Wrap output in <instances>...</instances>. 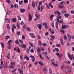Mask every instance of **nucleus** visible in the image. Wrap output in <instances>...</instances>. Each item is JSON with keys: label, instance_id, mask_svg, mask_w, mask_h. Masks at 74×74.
<instances>
[{"label": "nucleus", "instance_id": "1a4fd4ad", "mask_svg": "<svg viewBox=\"0 0 74 74\" xmlns=\"http://www.w3.org/2000/svg\"><path fill=\"white\" fill-rule=\"evenodd\" d=\"M38 27V28L39 27V29H41L42 28V25L41 24H38L37 25Z\"/></svg>", "mask_w": 74, "mask_h": 74}, {"label": "nucleus", "instance_id": "3c124183", "mask_svg": "<svg viewBox=\"0 0 74 74\" xmlns=\"http://www.w3.org/2000/svg\"><path fill=\"white\" fill-rule=\"evenodd\" d=\"M22 40H25V37L24 36H22Z\"/></svg>", "mask_w": 74, "mask_h": 74}, {"label": "nucleus", "instance_id": "c9c22d12", "mask_svg": "<svg viewBox=\"0 0 74 74\" xmlns=\"http://www.w3.org/2000/svg\"><path fill=\"white\" fill-rule=\"evenodd\" d=\"M15 43H16L17 44H19V42H18V40H16Z\"/></svg>", "mask_w": 74, "mask_h": 74}, {"label": "nucleus", "instance_id": "de8ad7c7", "mask_svg": "<svg viewBox=\"0 0 74 74\" xmlns=\"http://www.w3.org/2000/svg\"><path fill=\"white\" fill-rule=\"evenodd\" d=\"M53 64L54 66H56V67H58V64H55V63H54Z\"/></svg>", "mask_w": 74, "mask_h": 74}, {"label": "nucleus", "instance_id": "69168bd1", "mask_svg": "<svg viewBox=\"0 0 74 74\" xmlns=\"http://www.w3.org/2000/svg\"><path fill=\"white\" fill-rule=\"evenodd\" d=\"M3 61H1V66H3Z\"/></svg>", "mask_w": 74, "mask_h": 74}, {"label": "nucleus", "instance_id": "a18cd8bd", "mask_svg": "<svg viewBox=\"0 0 74 74\" xmlns=\"http://www.w3.org/2000/svg\"><path fill=\"white\" fill-rule=\"evenodd\" d=\"M32 61L33 62H34V61H35V58H34V57H33V58H32Z\"/></svg>", "mask_w": 74, "mask_h": 74}, {"label": "nucleus", "instance_id": "f257e3e1", "mask_svg": "<svg viewBox=\"0 0 74 74\" xmlns=\"http://www.w3.org/2000/svg\"><path fill=\"white\" fill-rule=\"evenodd\" d=\"M68 57L70 60H72V59H73V56H74V55H73V54L71 56V55H70V53H68Z\"/></svg>", "mask_w": 74, "mask_h": 74}, {"label": "nucleus", "instance_id": "4c0bfd02", "mask_svg": "<svg viewBox=\"0 0 74 74\" xmlns=\"http://www.w3.org/2000/svg\"><path fill=\"white\" fill-rule=\"evenodd\" d=\"M29 44L31 47H34V45H33V43H29Z\"/></svg>", "mask_w": 74, "mask_h": 74}, {"label": "nucleus", "instance_id": "473e14b6", "mask_svg": "<svg viewBox=\"0 0 74 74\" xmlns=\"http://www.w3.org/2000/svg\"><path fill=\"white\" fill-rule=\"evenodd\" d=\"M49 73L50 74H52V70H51V69H49Z\"/></svg>", "mask_w": 74, "mask_h": 74}, {"label": "nucleus", "instance_id": "a211bd4d", "mask_svg": "<svg viewBox=\"0 0 74 74\" xmlns=\"http://www.w3.org/2000/svg\"><path fill=\"white\" fill-rule=\"evenodd\" d=\"M58 23L57 21H56V27L57 29H58V28H59V27L58 26Z\"/></svg>", "mask_w": 74, "mask_h": 74}, {"label": "nucleus", "instance_id": "dca6fc26", "mask_svg": "<svg viewBox=\"0 0 74 74\" xmlns=\"http://www.w3.org/2000/svg\"><path fill=\"white\" fill-rule=\"evenodd\" d=\"M58 7L59 8H64V6H63V5H62L61 4L58 5Z\"/></svg>", "mask_w": 74, "mask_h": 74}, {"label": "nucleus", "instance_id": "4d7b16f0", "mask_svg": "<svg viewBox=\"0 0 74 74\" xmlns=\"http://www.w3.org/2000/svg\"><path fill=\"white\" fill-rule=\"evenodd\" d=\"M39 64H40V65H41V66H42L43 65V63L41 62H39Z\"/></svg>", "mask_w": 74, "mask_h": 74}, {"label": "nucleus", "instance_id": "393cba45", "mask_svg": "<svg viewBox=\"0 0 74 74\" xmlns=\"http://www.w3.org/2000/svg\"><path fill=\"white\" fill-rule=\"evenodd\" d=\"M7 20L8 21V23H11V21H10V19L8 18H6Z\"/></svg>", "mask_w": 74, "mask_h": 74}, {"label": "nucleus", "instance_id": "0e129e2a", "mask_svg": "<svg viewBox=\"0 0 74 74\" xmlns=\"http://www.w3.org/2000/svg\"><path fill=\"white\" fill-rule=\"evenodd\" d=\"M43 25H44V26H47V24L46 23H43Z\"/></svg>", "mask_w": 74, "mask_h": 74}, {"label": "nucleus", "instance_id": "7c9ffc66", "mask_svg": "<svg viewBox=\"0 0 74 74\" xmlns=\"http://www.w3.org/2000/svg\"><path fill=\"white\" fill-rule=\"evenodd\" d=\"M19 23H18L17 24V27L19 29V27L20 26V24H19Z\"/></svg>", "mask_w": 74, "mask_h": 74}, {"label": "nucleus", "instance_id": "ea45409f", "mask_svg": "<svg viewBox=\"0 0 74 74\" xmlns=\"http://www.w3.org/2000/svg\"><path fill=\"white\" fill-rule=\"evenodd\" d=\"M43 9H44V6H41V11H42V10H43Z\"/></svg>", "mask_w": 74, "mask_h": 74}, {"label": "nucleus", "instance_id": "c85d7f7f", "mask_svg": "<svg viewBox=\"0 0 74 74\" xmlns=\"http://www.w3.org/2000/svg\"><path fill=\"white\" fill-rule=\"evenodd\" d=\"M51 62H52V64H54V62H55V60H54V59H52L51 60Z\"/></svg>", "mask_w": 74, "mask_h": 74}, {"label": "nucleus", "instance_id": "a878e982", "mask_svg": "<svg viewBox=\"0 0 74 74\" xmlns=\"http://www.w3.org/2000/svg\"><path fill=\"white\" fill-rule=\"evenodd\" d=\"M12 21L13 22H16V18H14L13 19H12Z\"/></svg>", "mask_w": 74, "mask_h": 74}, {"label": "nucleus", "instance_id": "2f4dec72", "mask_svg": "<svg viewBox=\"0 0 74 74\" xmlns=\"http://www.w3.org/2000/svg\"><path fill=\"white\" fill-rule=\"evenodd\" d=\"M12 27L14 28V29H16V26H15V25L13 24L12 25Z\"/></svg>", "mask_w": 74, "mask_h": 74}, {"label": "nucleus", "instance_id": "4be33fe9", "mask_svg": "<svg viewBox=\"0 0 74 74\" xmlns=\"http://www.w3.org/2000/svg\"><path fill=\"white\" fill-rule=\"evenodd\" d=\"M51 4H52V2H51L49 4V5H50V7H51V8H53V6Z\"/></svg>", "mask_w": 74, "mask_h": 74}, {"label": "nucleus", "instance_id": "ddd939ff", "mask_svg": "<svg viewBox=\"0 0 74 74\" xmlns=\"http://www.w3.org/2000/svg\"><path fill=\"white\" fill-rule=\"evenodd\" d=\"M35 16L37 18H40V16L39 14H38L37 13H36L35 14Z\"/></svg>", "mask_w": 74, "mask_h": 74}, {"label": "nucleus", "instance_id": "5701e85b", "mask_svg": "<svg viewBox=\"0 0 74 74\" xmlns=\"http://www.w3.org/2000/svg\"><path fill=\"white\" fill-rule=\"evenodd\" d=\"M6 26L7 27V29H10V25H9V24H7L6 25Z\"/></svg>", "mask_w": 74, "mask_h": 74}, {"label": "nucleus", "instance_id": "39448f33", "mask_svg": "<svg viewBox=\"0 0 74 74\" xmlns=\"http://www.w3.org/2000/svg\"><path fill=\"white\" fill-rule=\"evenodd\" d=\"M60 40L61 44L62 45H64V42H63V39L62 38H60Z\"/></svg>", "mask_w": 74, "mask_h": 74}, {"label": "nucleus", "instance_id": "774afa93", "mask_svg": "<svg viewBox=\"0 0 74 74\" xmlns=\"http://www.w3.org/2000/svg\"><path fill=\"white\" fill-rule=\"evenodd\" d=\"M17 17L18 19V20H21V18L20 16H18Z\"/></svg>", "mask_w": 74, "mask_h": 74}, {"label": "nucleus", "instance_id": "7ed1b4c3", "mask_svg": "<svg viewBox=\"0 0 74 74\" xmlns=\"http://www.w3.org/2000/svg\"><path fill=\"white\" fill-rule=\"evenodd\" d=\"M66 70L65 71V73H67L69 72V68L68 66H66L65 68Z\"/></svg>", "mask_w": 74, "mask_h": 74}, {"label": "nucleus", "instance_id": "e433bc0d", "mask_svg": "<svg viewBox=\"0 0 74 74\" xmlns=\"http://www.w3.org/2000/svg\"><path fill=\"white\" fill-rule=\"evenodd\" d=\"M60 32L62 33H64V30H63L62 29H61L60 30Z\"/></svg>", "mask_w": 74, "mask_h": 74}, {"label": "nucleus", "instance_id": "423d86ee", "mask_svg": "<svg viewBox=\"0 0 74 74\" xmlns=\"http://www.w3.org/2000/svg\"><path fill=\"white\" fill-rule=\"evenodd\" d=\"M29 35L32 38H35V36H34V35L32 33H30L29 34Z\"/></svg>", "mask_w": 74, "mask_h": 74}, {"label": "nucleus", "instance_id": "bb28decb", "mask_svg": "<svg viewBox=\"0 0 74 74\" xmlns=\"http://www.w3.org/2000/svg\"><path fill=\"white\" fill-rule=\"evenodd\" d=\"M62 29H64L65 28H66V25H63L62 26Z\"/></svg>", "mask_w": 74, "mask_h": 74}, {"label": "nucleus", "instance_id": "f704fd0d", "mask_svg": "<svg viewBox=\"0 0 74 74\" xmlns=\"http://www.w3.org/2000/svg\"><path fill=\"white\" fill-rule=\"evenodd\" d=\"M57 14H58V15H61V14L60 13V12H59L58 11H57Z\"/></svg>", "mask_w": 74, "mask_h": 74}, {"label": "nucleus", "instance_id": "13d9d810", "mask_svg": "<svg viewBox=\"0 0 74 74\" xmlns=\"http://www.w3.org/2000/svg\"><path fill=\"white\" fill-rule=\"evenodd\" d=\"M47 44L46 43H43V44L42 45L43 47H45V46H47Z\"/></svg>", "mask_w": 74, "mask_h": 74}, {"label": "nucleus", "instance_id": "0eeeda50", "mask_svg": "<svg viewBox=\"0 0 74 74\" xmlns=\"http://www.w3.org/2000/svg\"><path fill=\"white\" fill-rule=\"evenodd\" d=\"M11 68H12V69H14V65H15V63L14 62H11Z\"/></svg>", "mask_w": 74, "mask_h": 74}, {"label": "nucleus", "instance_id": "338daca9", "mask_svg": "<svg viewBox=\"0 0 74 74\" xmlns=\"http://www.w3.org/2000/svg\"><path fill=\"white\" fill-rule=\"evenodd\" d=\"M64 66V64H63L62 66L61 67V69H63V67Z\"/></svg>", "mask_w": 74, "mask_h": 74}, {"label": "nucleus", "instance_id": "9b49d317", "mask_svg": "<svg viewBox=\"0 0 74 74\" xmlns=\"http://www.w3.org/2000/svg\"><path fill=\"white\" fill-rule=\"evenodd\" d=\"M62 18V16L58 15L57 16V21L58 22H59V19H61Z\"/></svg>", "mask_w": 74, "mask_h": 74}, {"label": "nucleus", "instance_id": "5fc2aeb1", "mask_svg": "<svg viewBox=\"0 0 74 74\" xmlns=\"http://www.w3.org/2000/svg\"><path fill=\"white\" fill-rule=\"evenodd\" d=\"M62 14H64V13H66V10H64L62 11Z\"/></svg>", "mask_w": 74, "mask_h": 74}, {"label": "nucleus", "instance_id": "49530a36", "mask_svg": "<svg viewBox=\"0 0 74 74\" xmlns=\"http://www.w3.org/2000/svg\"><path fill=\"white\" fill-rule=\"evenodd\" d=\"M1 44L2 47L3 48H4V44H3V43L1 42Z\"/></svg>", "mask_w": 74, "mask_h": 74}, {"label": "nucleus", "instance_id": "c756f323", "mask_svg": "<svg viewBox=\"0 0 74 74\" xmlns=\"http://www.w3.org/2000/svg\"><path fill=\"white\" fill-rule=\"evenodd\" d=\"M19 41L20 43H21V44H23V40H19Z\"/></svg>", "mask_w": 74, "mask_h": 74}, {"label": "nucleus", "instance_id": "58836bf2", "mask_svg": "<svg viewBox=\"0 0 74 74\" xmlns=\"http://www.w3.org/2000/svg\"><path fill=\"white\" fill-rule=\"evenodd\" d=\"M38 45H42V43H41V41L39 40V41Z\"/></svg>", "mask_w": 74, "mask_h": 74}, {"label": "nucleus", "instance_id": "052dcab7", "mask_svg": "<svg viewBox=\"0 0 74 74\" xmlns=\"http://www.w3.org/2000/svg\"><path fill=\"white\" fill-rule=\"evenodd\" d=\"M27 30H28V32H30V28L29 27H27Z\"/></svg>", "mask_w": 74, "mask_h": 74}, {"label": "nucleus", "instance_id": "6e6d98bb", "mask_svg": "<svg viewBox=\"0 0 74 74\" xmlns=\"http://www.w3.org/2000/svg\"><path fill=\"white\" fill-rule=\"evenodd\" d=\"M16 34L17 36H19V35H20V32H17Z\"/></svg>", "mask_w": 74, "mask_h": 74}, {"label": "nucleus", "instance_id": "6e6552de", "mask_svg": "<svg viewBox=\"0 0 74 74\" xmlns=\"http://www.w3.org/2000/svg\"><path fill=\"white\" fill-rule=\"evenodd\" d=\"M37 49V51L38 52V54L39 53H40V48L38 47H37L36 48Z\"/></svg>", "mask_w": 74, "mask_h": 74}, {"label": "nucleus", "instance_id": "bf43d9fd", "mask_svg": "<svg viewBox=\"0 0 74 74\" xmlns=\"http://www.w3.org/2000/svg\"><path fill=\"white\" fill-rule=\"evenodd\" d=\"M64 38L65 40H67V36H64Z\"/></svg>", "mask_w": 74, "mask_h": 74}, {"label": "nucleus", "instance_id": "603ef678", "mask_svg": "<svg viewBox=\"0 0 74 74\" xmlns=\"http://www.w3.org/2000/svg\"><path fill=\"white\" fill-rule=\"evenodd\" d=\"M25 59L27 60H29V57L27 56L25 57Z\"/></svg>", "mask_w": 74, "mask_h": 74}, {"label": "nucleus", "instance_id": "4468645a", "mask_svg": "<svg viewBox=\"0 0 74 74\" xmlns=\"http://www.w3.org/2000/svg\"><path fill=\"white\" fill-rule=\"evenodd\" d=\"M21 47L23 48H25L26 47V45L24 44H22L21 45Z\"/></svg>", "mask_w": 74, "mask_h": 74}, {"label": "nucleus", "instance_id": "864d4df0", "mask_svg": "<svg viewBox=\"0 0 74 74\" xmlns=\"http://www.w3.org/2000/svg\"><path fill=\"white\" fill-rule=\"evenodd\" d=\"M11 41H12L11 40H10L8 42V45H10V44L9 43H10V42H11Z\"/></svg>", "mask_w": 74, "mask_h": 74}, {"label": "nucleus", "instance_id": "f8f14e48", "mask_svg": "<svg viewBox=\"0 0 74 74\" xmlns=\"http://www.w3.org/2000/svg\"><path fill=\"white\" fill-rule=\"evenodd\" d=\"M28 16H29V21H31L32 19V16H31V15L30 14H29L28 15Z\"/></svg>", "mask_w": 74, "mask_h": 74}, {"label": "nucleus", "instance_id": "6ab92c4d", "mask_svg": "<svg viewBox=\"0 0 74 74\" xmlns=\"http://www.w3.org/2000/svg\"><path fill=\"white\" fill-rule=\"evenodd\" d=\"M7 57L8 59H10V53H8L7 55Z\"/></svg>", "mask_w": 74, "mask_h": 74}, {"label": "nucleus", "instance_id": "f3484780", "mask_svg": "<svg viewBox=\"0 0 74 74\" xmlns=\"http://www.w3.org/2000/svg\"><path fill=\"white\" fill-rule=\"evenodd\" d=\"M18 70H20L19 73L20 74H23V71L20 68H18Z\"/></svg>", "mask_w": 74, "mask_h": 74}, {"label": "nucleus", "instance_id": "aec40b11", "mask_svg": "<svg viewBox=\"0 0 74 74\" xmlns=\"http://www.w3.org/2000/svg\"><path fill=\"white\" fill-rule=\"evenodd\" d=\"M32 5L33 8H35V3H34V1L33 2Z\"/></svg>", "mask_w": 74, "mask_h": 74}, {"label": "nucleus", "instance_id": "f03ea898", "mask_svg": "<svg viewBox=\"0 0 74 74\" xmlns=\"http://www.w3.org/2000/svg\"><path fill=\"white\" fill-rule=\"evenodd\" d=\"M7 62H5L3 64V67L5 69H7Z\"/></svg>", "mask_w": 74, "mask_h": 74}, {"label": "nucleus", "instance_id": "b1692460", "mask_svg": "<svg viewBox=\"0 0 74 74\" xmlns=\"http://www.w3.org/2000/svg\"><path fill=\"white\" fill-rule=\"evenodd\" d=\"M20 10V11L21 12H25V10L24 9H21Z\"/></svg>", "mask_w": 74, "mask_h": 74}, {"label": "nucleus", "instance_id": "412c9836", "mask_svg": "<svg viewBox=\"0 0 74 74\" xmlns=\"http://www.w3.org/2000/svg\"><path fill=\"white\" fill-rule=\"evenodd\" d=\"M43 72L44 73H47V68H44L43 69Z\"/></svg>", "mask_w": 74, "mask_h": 74}, {"label": "nucleus", "instance_id": "72a5a7b5", "mask_svg": "<svg viewBox=\"0 0 74 74\" xmlns=\"http://www.w3.org/2000/svg\"><path fill=\"white\" fill-rule=\"evenodd\" d=\"M41 59H44V58L42 57V56H41V54L39 55Z\"/></svg>", "mask_w": 74, "mask_h": 74}, {"label": "nucleus", "instance_id": "9d476101", "mask_svg": "<svg viewBox=\"0 0 74 74\" xmlns=\"http://www.w3.org/2000/svg\"><path fill=\"white\" fill-rule=\"evenodd\" d=\"M68 37V39L69 41H70L71 40V36L69 34L67 35Z\"/></svg>", "mask_w": 74, "mask_h": 74}, {"label": "nucleus", "instance_id": "c03bdc74", "mask_svg": "<svg viewBox=\"0 0 74 74\" xmlns=\"http://www.w3.org/2000/svg\"><path fill=\"white\" fill-rule=\"evenodd\" d=\"M59 22L60 23H63V20L61 19L59 21Z\"/></svg>", "mask_w": 74, "mask_h": 74}, {"label": "nucleus", "instance_id": "09e8293b", "mask_svg": "<svg viewBox=\"0 0 74 74\" xmlns=\"http://www.w3.org/2000/svg\"><path fill=\"white\" fill-rule=\"evenodd\" d=\"M50 37L52 38V39H55V36H50Z\"/></svg>", "mask_w": 74, "mask_h": 74}, {"label": "nucleus", "instance_id": "e2e57ef3", "mask_svg": "<svg viewBox=\"0 0 74 74\" xmlns=\"http://www.w3.org/2000/svg\"><path fill=\"white\" fill-rule=\"evenodd\" d=\"M55 50L57 52H58V51H59V49L58 48H56L55 49Z\"/></svg>", "mask_w": 74, "mask_h": 74}, {"label": "nucleus", "instance_id": "a19ab883", "mask_svg": "<svg viewBox=\"0 0 74 74\" xmlns=\"http://www.w3.org/2000/svg\"><path fill=\"white\" fill-rule=\"evenodd\" d=\"M64 16H65V17H68L69 16V14H65L64 15Z\"/></svg>", "mask_w": 74, "mask_h": 74}, {"label": "nucleus", "instance_id": "20e7f679", "mask_svg": "<svg viewBox=\"0 0 74 74\" xmlns=\"http://www.w3.org/2000/svg\"><path fill=\"white\" fill-rule=\"evenodd\" d=\"M14 50L15 51H16V52L17 51V50H18V52H20V50H19V49L18 47L14 48Z\"/></svg>", "mask_w": 74, "mask_h": 74}, {"label": "nucleus", "instance_id": "2eb2a0df", "mask_svg": "<svg viewBox=\"0 0 74 74\" xmlns=\"http://www.w3.org/2000/svg\"><path fill=\"white\" fill-rule=\"evenodd\" d=\"M49 31L51 33H52V34H53L55 33V31L53 30L50 29Z\"/></svg>", "mask_w": 74, "mask_h": 74}, {"label": "nucleus", "instance_id": "8fccbe9b", "mask_svg": "<svg viewBox=\"0 0 74 74\" xmlns=\"http://www.w3.org/2000/svg\"><path fill=\"white\" fill-rule=\"evenodd\" d=\"M40 9H41V7H40V6H38V11H40Z\"/></svg>", "mask_w": 74, "mask_h": 74}, {"label": "nucleus", "instance_id": "680f3d73", "mask_svg": "<svg viewBox=\"0 0 74 74\" xmlns=\"http://www.w3.org/2000/svg\"><path fill=\"white\" fill-rule=\"evenodd\" d=\"M10 38V36H6V39H8Z\"/></svg>", "mask_w": 74, "mask_h": 74}, {"label": "nucleus", "instance_id": "79ce46f5", "mask_svg": "<svg viewBox=\"0 0 74 74\" xmlns=\"http://www.w3.org/2000/svg\"><path fill=\"white\" fill-rule=\"evenodd\" d=\"M18 3L20 5H21V4L23 3V1H22L21 2V1H19L18 2Z\"/></svg>", "mask_w": 74, "mask_h": 74}, {"label": "nucleus", "instance_id": "37998d69", "mask_svg": "<svg viewBox=\"0 0 74 74\" xmlns=\"http://www.w3.org/2000/svg\"><path fill=\"white\" fill-rule=\"evenodd\" d=\"M31 51V53H34V50H33V49H32L31 50H30Z\"/></svg>", "mask_w": 74, "mask_h": 74}, {"label": "nucleus", "instance_id": "cd10ccee", "mask_svg": "<svg viewBox=\"0 0 74 74\" xmlns=\"http://www.w3.org/2000/svg\"><path fill=\"white\" fill-rule=\"evenodd\" d=\"M17 69L16 68H15L14 69V70H13L12 71V73H14L15 72V71H16V70H17Z\"/></svg>", "mask_w": 74, "mask_h": 74}]
</instances>
